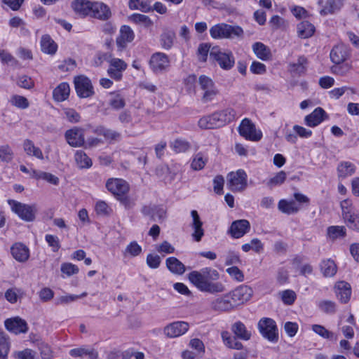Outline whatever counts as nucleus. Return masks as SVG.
Here are the masks:
<instances>
[{
  "label": "nucleus",
  "instance_id": "obj_1",
  "mask_svg": "<svg viewBox=\"0 0 359 359\" xmlns=\"http://www.w3.org/2000/svg\"><path fill=\"white\" fill-rule=\"evenodd\" d=\"M188 278L201 292L214 294L224 291V285L217 281L219 278V272L210 267L193 271L188 274Z\"/></svg>",
  "mask_w": 359,
  "mask_h": 359
},
{
  "label": "nucleus",
  "instance_id": "obj_2",
  "mask_svg": "<svg viewBox=\"0 0 359 359\" xmlns=\"http://www.w3.org/2000/svg\"><path fill=\"white\" fill-rule=\"evenodd\" d=\"M236 117V111L232 108H226L201 118L198 121V126L205 129L219 128L233 121Z\"/></svg>",
  "mask_w": 359,
  "mask_h": 359
},
{
  "label": "nucleus",
  "instance_id": "obj_3",
  "mask_svg": "<svg viewBox=\"0 0 359 359\" xmlns=\"http://www.w3.org/2000/svg\"><path fill=\"white\" fill-rule=\"evenodd\" d=\"M210 34L215 39L241 38L243 30L239 26H232L226 23H219L210 29Z\"/></svg>",
  "mask_w": 359,
  "mask_h": 359
},
{
  "label": "nucleus",
  "instance_id": "obj_4",
  "mask_svg": "<svg viewBox=\"0 0 359 359\" xmlns=\"http://www.w3.org/2000/svg\"><path fill=\"white\" fill-rule=\"evenodd\" d=\"M210 58L224 70H230L235 65V57L232 52L222 50L219 46L211 48Z\"/></svg>",
  "mask_w": 359,
  "mask_h": 359
},
{
  "label": "nucleus",
  "instance_id": "obj_5",
  "mask_svg": "<svg viewBox=\"0 0 359 359\" xmlns=\"http://www.w3.org/2000/svg\"><path fill=\"white\" fill-rule=\"evenodd\" d=\"M8 203L12 211L18 215L21 219L26 222H32L35 219L37 212L36 204L28 205L13 199L8 200Z\"/></svg>",
  "mask_w": 359,
  "mask_h": 359
},
{
  "label": "nucleus",
  "instance_id": "obj_6",
  "mask_svg": "<svg viewBox=\"0 0 359 359\" xmlns=\"http://www.w3.org/2000/svg\"><path fill=\"white\" fill-rule=\"evenodd\" d=\"M198 84L201 89L203 91L201 97L203 103H208L214 100L218 95L219 90L216 88L213 81L205 75H201L198 77Z\"/></svg>",
  "mask_w": 359,
  "mask_h": 359
},
{
  "label": "nucleus",
  "instance_id": "obj_7",
  "mask_svg": "<svg viewBox=\"0 0 359 359\" xmlns=\"http://www.w3.org/2000/svg\"><path fill=\"white\" fill-rule=\"evenodd\" d=\"M258 329L265 339L271 342L278 341V329L273 319L268 318H262L258 323Z\"/></svg>",
  "mask_w": 359,
  "mask_h": 359
},
{
  "label": "nucleus",
  "instance_id": "obj_8",
  "mask_svg": "<svg viewBox=\"0 0 359 359\" xmlns=\"http://www.w3.org/2000/svg\"><path fill=\"white\" fill-rule=\"evenodd\" d=\"M227 180V186L232 191H241L247 187V174L241 169L229 173Z\"/></svg>",
  "mask_w": 359,
  "mask_h": 359
},
{
  "label": "nucleus",
  "instance_id": "obj_9",
  "mask_svg": "<svg viewBox=\"0 0 359 359\" xmlns=\"http://www.w3.org/2000/svg\"><path fill=\"white\" fill-rule=\"evenodd\" d=\"M74 83L79 97L88 98L94 95L95 91L91 81L87 76L83 75L76 76Z\"/></svg>",
  "mask_w": 359,
  "mask_h": 359
},
{
  "label": "nucleus",
  "instance_id": "obj_10",
  "mask_svg": "<svg viewBox=\"0 0 359 359\" xmlns=\"http://www.w3.org/2000/svg\"><path fill=\"white\" fill-rule=\"evenodd\" d=\"M238 132L241 136L251 141H259L262 137V132L257 131L255 126L248 118H244L241 121Z\"/></svg>",
  "mask_w": 359,
  "mask_h": 359
},
{
  "label": "nucleus",
  "instance_id": "obj_11",
  "mask_svg": "<svg viewBox=\"0 0 359 359\" xmlns=\"http://www.w3.org/2000/svg\"><path fill=\"white\" fill-rule=\"evenodd\" d=\"M106 188L113 195L121 199L128 192L129 184L122 179L111 178L107 181Z\"/></svg>",
  "mask_w": 359,
  "mask_h": 359
},
{
  "label": "nucleus",
  "instance_id": "obj_12",
  "mask_svg": "<svg viewBox=\"0 0 359 359\" xmlns=\"http://www.w3.org/2000/svg\"><path fill=\"white\" fill-rule=\"evenodd\" d=\"M189 324L185 321H175L167 325L163 329L164 334L169 338H175L185 334Z\"/></svg>",
  "mask_w": 359,
  "mask_h": 359
},
{
  "label": "nucleus",
  "instance_id": "obj_13",
  "mask_svg": "<svg viewBox=\"0 0 359 359\" xmlns=\"http://www.w3.org/2000/svg\"><path fill=\"white\" fill-rule=\"evenodd\" d=\"M67 142L73 147H79L84 144L83 130L79 127H74L67 130L65 133Z\"/></svg>",
  "mask_w": 359,
  "mask_h": 359
},
{
  "label": "nucleus",
  "instance_id": "obj_14",
  "mask_svg": "<svg viewBox=\"0 0 359 359\" xmlns=\"http://www.w3.org/2000/svg\"><path fill=\"white\" fill-rule=\"evenodd\" d=\"M235 307L248 301L252 294V290L247 285H241L229 293Z\"/></svg>",
  "mask_w": 359,
  "mask_h": 359
},
{
  "label": "nucleus",
  "instance_id": "obj_15",
  "mask_svg": "<svg viewBox=\"0 0 359 359\" xmlns=\"http://www.w3.org/2000/svg\"><path fill=\"white\" fill-rule=\"evenodd\" d=\"M231 301L229 294H226L213 299L210 304V307L212 311L217 312L229 311L235 308Z\"/></svg>",
  "mask_w": 359,
  "mask_h": 359
},
{
  "label": "nucleus",
  "instance_id": "obj_16",
  "mask_svg": "<svg viewBox=\"0 0 359 359\" xmlns=\"http://www.w3.org/2000/svg\"><path fill=\"white\" fill-rule=\"evenodd\" d=\"M127 64L123 60L118 58H111L109 60V67L107 69L109 76L116 81L121 79L123 72L127 68Z\"/></svg>",
  "mask_w": 359,
  "mask_h": 359
},
{
  "label": "nucleus",
  "instance_id": "obj_17",
  "mask_svg": "<svg viewBox=\"0 0 359 359\" xmlns=\"http://www.w3.org/2000/svg\"><path fill=\"white\" fill-rule=\"evenodd\" d=\"M250 229V224L249 221L247 219H238L231 223L228 233L233 238H240L248 233Z\"/></svg>",
  "mask_w": 359,
  "mask_h": 359
},
{
  "label": "nucleus",
  "instance_id": "obj_18",
  "mask_svg": "<svg viewBox=\"0 0 359 359\" xmlns=\"http://www.w3.org/2000/svg\"><path fill=\"white\" fill-rule=\"evenodd\" d=\"M337 298L341 304H346L349 302L351 296V285L344 280L337 281L334 287Z\"/></svg>",
  "mask_w": 359,
  "mask_h": 359
},
{
  "label": "nucleus",
  "instance_id": "obj_19",
  "mask_svg": "<svg viewBox=\"0 0 359 359\" xmlns=\"http://www.w3.org/2000/svg\"><path fill=\"white\" fill-rule=\"evenodd\" d=\"M4 325L9 332L15 334L26 333L28 330L27 323L20 317L8 318L5 320Z\"/></svg>",
  "mask_w": 359,
  "mask_h": 359
},
{
  "label": "nucleus",
  "instance_id": "obj_20",
  "mask_svg": "<svg viewBox=\"0 0 359 359\" xmlns=\"http://www.w3.org/2000/svg\"><path fill=\"white\" fill-rule=\"evenodd\" d=\"M169 59L167 55L163 53H156L150 59V67L154 72L165 70L169 66Z\"/></svg>",
  "mask_w": 359,
  "mask_h": 359
},
{
  "label": "nucleus",
  "instance_id": "obj_21",
  "mask_svg": "<svg viewBox=\"0 0 359 359\" xmlns=\"http://www.w3.org/2000/svg\"><path fill=\"white\" fill-rule=\"evenodd\" d=\"M191 215L193 219L191 226L194 230V232L191 233V236L196 242H200L204 236L203 222L201 220L196 210H192L191 212Z\"/></svg>",
  "mask_w": 359,
  "mask_h": 359
},
{
  "label": "nucleus",
  "instance_id": "obj_22",
  "mask_svg": "<svg viewBox=\"0 0 359 359\" xmlns=\"http://www.w3.org/2000/svg\"><path fill=\"white\" fill-rule=\"evenodd\" d=\"M348 57V48L343 44L335 46L330 52V59L334 64L344 62L346 61Z\"/></svg>",
  "mask_w": 359,
  "mask_h": 359
},
{
  "label": "nucleus",
  "instance_id": "obj_23",
  "mask_svg": "<svg viewBox=\"0 0 359 359\" xmlns=\"http://www.w3.org/2000/svg\"><path fill=\"white\" fill-rule=\"evenodd\" d=\"M111 16V12L107 5L102 2H93L92 17L101 20H107Z\"/></svg>",
  "mask_w": 359,
  "mask_h": 359
},
{
  "label": "nucleus",
  "instance_id": "obj_24",
  "mask_svg": "<svg viewBox=\"0 0 359 359\" xmlns=\"http://www.w3.org/2000/svg\"><path fill=\"white\" fill-rule=\"evenodd\" d=\"M13 257L19 262H25L29 257V248L21 243H16L11 248Z\"/></svg>",
  "mask_w": 359,
  "mask_h": 359
},
{
  "label": "nucleus",
  "instance_id": "obj_25",
  "mask_svg": "<svg viewBox=\"0 0 359 359\" xmlns=\"http://www.w3.org/2000/svg\"><path fill=\"white\" fill-rule=\"evenodd\" d=\"M326 113L321 107L316 108L312 113L304 118L305 124L309 127H316L323 121Z\"/></svg>",
  "mask_w": 359,
  "mask_h": 359
},
{
  "label": "nucleus",
  "instance_id": "obj_26",
  "mask_svg": "<svg viewBox=\"0 0 359 359\" xmlns=\"http://www.w3.org/2000/svg\"><path fill=\"white\" fill-rule=\"evenodd\" d=\"M134 39L133 31L129 26L123 25L120 29V36L116 39V44L120 48L126 47L128 43Z\"/></svg>",
  "mask_w": 359,
  "mask_h": 359
},
{
  "label": "nucleus",
  "instance_id": "obj_27",
  "mask_svg": "<svg viewBox=\"0 0 359 359\" xmlns=\"http://www.w3.org/2000/svg\"><path fill=\"white\" fill-rule=\"evenodd\" d=\"M93 2L85 0H75L72 3V7L76 13L81 15H90L92 17V8Z\"/></svg>",
  "mask_w": 359,
  "mask_h": 359
},
{
  "label": "nucleus",
  "instance_id": "obj_28",
  "mask_svg": "<svg viewBox=\"0 0 359 359\" xmlns=\"http://www.w3.org/2000/svg\"><path fill=\"white\" fill-rule=\"evenodd\" d=\"M93 133L98 135H102L105 140L111 142L112 141L118 140L121 137L120 133L105 128L103 126H99L93 130Z\"/></svg>",
  "mask_w": 359,
  "mask_h": 359
},
{
  "label": "nucleus",
  "instance_id": "obj_29",
  "mask_svg": "<svg viewBox=\"0 0 359 359\" xmlns=\"http://www.w3.org/2000/svg\"><path fill=\"white\" fill-rule=\"evenodd\" d=\"M344 1L345 0H327L325 5L320 11V15H327L338 12L343 7Z\"/></svg>",
  "mask_w": 359,
  "mask_h": 359
},
{
  "label": "nucleus",
  "instance_id": "obj_30",
  "mask_svg": "<svg viewBox=\"0 0 359 359\" xmlns=\"http://www.w3.org/2000/svg\"><path fill=\"white\" fill-rule=\"evenodd\" d=\"M70 88L67 83H60L53 92V97L57 102H62L69 97Z\"/></svg>",
  "mask_w": 359,
  "mask_h": 359
},
{
  "label": "nucleus",
  "instance_id": "obj_31",
  "mask_svg": "<svg viewBox=\"0 0 359 359\" xmlns=\"http://www.w3.org/2000/svg\"><path fill=\"white\" fill-rule=\"evenodd\" d=\"M231 331L237 338L248 341L251 337L250 331L248 330L245 325L241 321L236 322L231 326Z\"/></svg>",
  "mask_w": 359,
  "mask_h": 359
},
{
  "label": "nucleus",
  "instance_id": "obj_32",
  "mask_svg": "<svg viewBox=\"0 0 359 359\" xmlns=\"http://www.w3.org/2000/svg\"><path fill=\"white\" fill-rule=\"evenodd\" d=\"M165 264L168 270L175 274L182 275L185 272V266L178 259L170 257L166 259Z\"/></svg>",
  "mask_w": 359,
  "mask_h": 359
},
{
  "label": "nucleus",
  "instance_id": "obj_33",
  "mask_svg": "<svg viewBox=\"0 0 359 359\" xmlns=\"http://www.w3.org/2000/svg\"><path fill=\"white\" fill-rule=\"evenodd\" d=\"M252 50L256 56L264 61L269 60L271 57L270 49L263 43L256 42L252 45Z\"/></svg>",
  "mask_w": 359,
  "mask_h": 359
},
{
  "label": "nucleus",
  "instance_id": "obj_34",
  "mask_svg": "<svg viewBox=\"0 0 359 359\" xmlns=\"http://www.w3.org/2000/svg\"><path fill=\"white\" fill-rule=\"evenodd\" d=\"M142 212L148 215L154 221L162 219L165 216V210L162 206L144 207Z\"/></svg>",
  "mask_w": 359,
  "mask_h": 359
},
{
  "label": "nucleus",
  "instance_id": "obj_35",
  "mask_svg": "<svg viewBox=\"0 0 359 359\" xmlns=\"http://www.w3.org/2000/svg\"><path fill=\"white\" fill-rule=\"evenodd\" d=\"M23 149L27 155L34 156L38 159H43V155L40 148L36 147L34 142L27 139L23 142Z\"/></svg>",
  "mask_w": 359,
  "mask_h": 359
},
{
  "label": "nucleus",
  "instance_id": "obj_36",
  "mask_svg": "<svg viewBox=\"0 0 359 359\" xmlns=\"http://www.w3.org/2000/svg\"><path fill=\"white\" fill-rule=\"evenodd\" d=\"M315 32V27L309 21H302L297 25L298 36L302 39L311 37Z\"/></svg>",
  "mask_w": 359,
  "mask_h": 359
},
{
  "label": "nucleus",
  "instance_id": "obj_37",
  "mask_svg": "<svg viewBox=\"0 0 359 359\" xmlns=\"http://www.w3.org/2000/svg\"><path fill=\"white\" fill-rule=\"evenodd\" d=\"M57 48V44L50 37V36H42L41 39V49L42 52L47 54L53 55L55 53Z\"/></svg>",
  "mask_w": 359,
  "mask_h": 359
},
{
  "label": "nucleus",
  "instance_id": "obj_38",
  "mask_svg": "<svg viewBox=\"0 0 359 359\" xmlns=\"http://www.w3.org/2000/svg\"><path fill=\"white\" fill-rule=\"evenodd\" d=\"M320 311L327 315H334L337 312V305L335 302L329 299H321L317 302Z\"/></svg>",
  "mask_w": 359,
  "mask_h": 359
},
{
  "label": "nucleus",
  "instance_id": "obj_39",
  "mask_svg": "<svg viewBox=\"0 0 359 359\" xmlns=\"http://www.w3.org/2000/svg\"><path fill=\"white\" fill-rule=\"evenodd\" d=\"M320 271L325 277H333L337 271V266L333 260L327 259L322 261Z\"/></svg>",
  "mask_w": 359,
  "mask_h": 359
},
{
  "label": "nucleus",
  "instance_id": "obj_40",
  "mask_svg": "<svg viewBox=\"0 0 359 359\" xmlns=\"http://www.w3.org/2000/svg\"><path fill=\"white\" fill-rule=\"evenodd\" d=\"M221 336L224 344L228 348L236 350H241L243 348V344L238 341V338L235 336H231L229 332H222Z\"/></svg>",
  "mask_w": 359,
  "mask_h": 359
},
{
  "label": "nucleus",
  "instance_id": "obj_41",
  "mask_svg": "<svg viewBox=\"0 0 359 359\" xmlns=\"http://www.w3.org/2000/svg\"><path fill=\"white\" fill-rule=\"evenodd\" d=\"M153 0H130L128 6L131 10H140L142 12L148 13L152 11L151 3Z\"/></svg>",
  "mask_w": 359,
  "mask_h": 359
},
{
  "label": "nucleus",
  "instance_id": "obj_42",
  "mask_svg": "<svg viewBox=\"0 0 359 359\" xmlns=\"http://www.w3.org/2000/svg\"><path fill=\"white\" fill-rule=\"evenodd\" d=\"M355 171V166L351 162H341L337 167L338 177L346 178L352 175Z\"/></svg>",
  "mask_w": 359,
  "mask_h": 359
},
{
  "label": "nucleus",
  "instance_id": "obj_43",
  "mask_svg": "<svg viewBox=\"0 0 359 359\" xmlns=\"http://www.w3.org/2000/svg\"><path fill=\"white\" fill-rule=\"evenodd\" d=\"M278 208L280 211L287 215L297 213L299 210L294 201H287L284 199L278 202Z\"/></svg>",
  "mask_w": 359,
  "mask_h": 359
},
{
  "label": "nucleus",
  "instance_id": "obj_44",
  "mask_svg": "<svg viewBox=\"0 0 359 359\" xmlns=\"http://www.w3.org/2000/svg\"><path fill=\"white\" fill-rule=\"evenodd\" d=\"M70 355L73 357H83L88 355L90 359H96L97 358V353L93 348H73L69 352Z\"/></svg>",
  "mask_w": 359,
  "mask_h": 359
},
{
  "label": "nucleus",
  "instance_id": "obj_45",
  "mask_svg": "<svg viewBox=\"0 0 359 359\" xmlns=\"http://www.w3.org/2000/svg\"><path fill=\"white\" fill-rule=\"evenodd\" d=\"M75 161L80 168H89L92 166L91 159L83 151H77L74 155Z\"/></svg>",
  "mask_w": 359,
  "mask_h": 359
},
{
  "label": "nucleus",
  "instance_id": "obj_46",
  "mask_svg": "<svg viewBox=\"0 0 359 359\" xmlns=\"http://www.w3.org/2000/svg\"><path fill=\"white\" fill-rule=\"evenodd\" d=\"M10 350V343L5 332L0 330V359H6Z\"/></svg>",
  "mask_w": 359,
  "mask_h": 359
},
{
  "label": "nucleus",
  "instance_id": "obj_47",
  "mask_svg": "<svg viewBox=\"0 0 359 359\" xmlns=\"http://www.w3.org/2000/svg\"><path fill=\"white\" fill-rule=\"evenodd\" d=\"M175 34L171 30H166L161 35V44L163 48L169 50L172 48Z\"/></svg>",
  "mask_w": 359,
  "mask_h": 359
},
{
  "label": "nucleus",
  "instance_id": "obj_48",
  "mask_svg": "<svg viewBox=\"0 0 359 359\" xmlns=\"http://www.w3.org/2000/svg\"><path fill=\"white\" fill-rule=\"evenodd\" d=\"M109 104L116 110L121 109L126 105L125 99L119 93H111Z\"/></svg>",
  "mask_w": 359,
  "mask_h": 359
},
{
  "label": "nucleus",
  "instance_id": "obj_49",
  "mask_svg": "<svg viewBox=\"0 0 359 359\" xmlns=\"http://www.w3.org/2000/svg\"><path fill=\"white\" fill-rule=\"evenodd\" d=\"M352 69V65L351 62L346 61L341 63H335L331 67L332 72L340 76L346 75Z\"/></svg>",
  "mask_w": 359,
  "mask_h": 359
},
{
  "label": "nucleus",
  "instance_id": "obj_50",
  "mask_svg": "<svg viewBox=\"0 0 359 359\" xmlns=\"http://www.w3.org/2000/svg\"><path fill=\"white\" fill-rule=\"evenodd\" d=\"M307 59L304 56H300L297 62L290 65V70L295 74H302L306 72Z\"/></svg>",
  "mask_w": 359,
  "mask_h": 359
},
{
  "label": "nucleus",
  "instance_id": "obj_51",
  "mask_svg": "<svg viewBox=\"0 0 359 359\" xmlns=\"http://www.w3.org/2000/svg\"><path fill=\"white\" fill-rule=\"evenodd\" d=\"M342 217L344 221L348 223V226L351 229H353L358 223L359 213L356 212L355 210L345 212L342 215Z\"/></svg>",
  "mask_w": 359,
  "mask_h": 359
},
{
  "label": "nucleus",
  "instance_id": "obj_52",
  "mask_svg": "<svg viewBox=\"0 0 359 359\" xmlns=\"http://www.w3.org/2000/svg\"><path fill=\"white\" fill-rule=\"evenodd\" d=\"M170 147L177 153L187 151L189 147V143L183 139H176L170 143Z\"/></svg>",
  "mask_w": 359,
  "mask_h": 359
},
{
  "label": "nucleus",
  "instance_id": "obj_53",
  "mask_svg": "<svg viewBox=\"0 0 359 359\" xmlns=\"http://www.w3.org/2000/svg\"><path fill=\"white\" fill-rule=\"evenodd\" d=\"M327 234L332 239L343 238L346 236V229L343 226H331L327 229Z\"/></svg>",
  "mask_w": 359,
  "mask_h": 359
},
{
  "label": "nucleus",
  "instance_id": "obj_54",
  "mask_svg": "<svg viewBox=\"0 0 359 359\" xmlns=\"http://www.w3.org/2000/svg\"><path fill=\"white\" fill-rule=\"evenodd\" d=\"M13 158V152L8 144L0 146V160L3 162L9 163Z\"/></svg>",
  "mask_w": 359,
  "mask_h": 359
},
{
  "label": "nucleus",
  "instance_id": "obj_55",
  "mask_svg": "<svg viewBox=\"0 0 359 359\" xmlns=\"http://www.w3.org/2000/svg\"><path fill=\"white\" fill-rule=\"evenodd\" d=\"M11 103L20 109H27L29 107L27 99L23 96L15 95H13L10 100Z\"/></svg>",
  "mask_w": 359,
  "mask_h": 359
},
{
  "label": "nucleus",
  "instance_id": "obj_56",
  "mask_svg": "<svg viewBox=\"0 0 359 359\" xmlns=\"http://www.w3.org/2000/svg\"><path fill=\"white\" fill-rule=\"evenodd\" d=\"M207 161V158H204L201 153H198L195 155L191 166L194 170H200L204 168Z\"/></svg>",
  "mask_w": 359,
  "mask_h": 359
},
{
  "label": "nucleus",
  "instance_id": "obj_57",
  "mask_svg": "<svg viewBox=\"0 0 359 359\" xmlns=\"http://www.w3.org/2000/svg\"><path fill=\"white\" fill-rule=\"evenodd\" d=\"M283 302L286 305H292L296 299V294L293 290H286L280 293Z\"/></svg>",
  "mask_w": 359,
  "mask_h": 359
},
{
  "label": "nucleus",
  "instance_id": "obj_58",
  "mask_svg": "<svg viewBox=\"0 0 359 359\" xmlns=\"http://www.w3.org/2000/svg\"><path fill=\"white\" fill-rule=\"evenodd\" d=\"M210 45L208 43H201L199 45L198 48V55L200 61L205 62L207 60L208 53L210 54Z\"/></svg>",
  "mask_w": 359,
  "mask_h": 359
},
{
  "label": "nucleus",
  "instance_id": "obj_59",
  "mask_svg": "<svg viewBox=\"0 0 359 359\" xmlns=\"http://www.w3.org/2000/svg\"><path fill=\"white\" fill-rule=\"evenodd\" d=\"M79 267L72 263H63L61 265V271L67 276H71L79 273Z\"/></svg>",
  "mask_w": 359,
  "mask_h": 359
},
{
  "label": "nucleus",
  "instance_id": "obj_60",
  "mask_svg": "<svg viewBox=\"0 0 359 359\" xmlns=\"http://www.w3.org/2000/svg\"><path fill=\"white\" fill-rule=\"evenodd\" d=\"M226 273L233 279L238 282H242L244 280V275L243 272L237 266H231L226 270Z\"/></svg>",
  "mask_w": 359,
  "mask_h": 359
},
{
  "label": "nucleus",
  "instance_id": "obj_61",
  "mask_svg": "<svg viewBox=\"0 0 359 359\" xmlns=\"http://www.w3.org/2000/svg\"><path fill=\"white\" fill-rule=\"evenodd\" d=\"M95 211L97 215L107 216L111 212V208L104 201H98L95 205Z\"/></svg>",
  "mask_w": 359,
  "mask_h": 359
},
{
  "label": "nucleus",
  "instance_id": "obj_62",
  "mask_svg": "<svg viewBox=\"0 0 359 359\" xmlns=\"http://www.w3.org/2000/svg\"><path fill=\"white\" fill-rule=\"evenodd\" d=\"M312 330L318 334L319 336L325 338L329 339L332 337V333L327 330L324 326L320 325H313L312 326Z\"/></svg>",
  "mask_w": 359,
  "mask_h": 359
},
{
  "label": "nucleus",
  "instance_id": "obj_63",
  "mask_svg": "<svg viewBox=\"0 0 359 359\" xmlns=\"http://www.w3.org/2000/svg\"><path fill=\"white\" fill-rule=\"evenodd\" d=\"M286 179V173L284 171L278 172L273 177L271 178L268 182L269 186H277L282 184Z\"/></svg>",
  "mask_w": 359,
  "mask_h": 359
},
{
  "label": "nucleus",
  "instance_id": "obj_64",
  "mask_svg": "<svg viewBox=\"0 0 359 359\" xmlns=\"http://www.w3.org/2000/svg\"><path fill=\"white\" fill-rule=\"evenodd\" d=\"M66 118L71 123H78L80 121V114L74 109H65Z\"/></svg>",
  "mask_w": 359,
  "mask_h": 359
}]
</instances>
